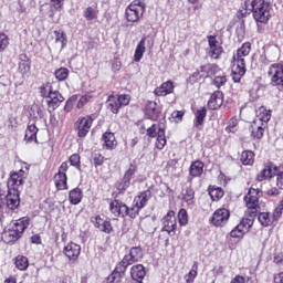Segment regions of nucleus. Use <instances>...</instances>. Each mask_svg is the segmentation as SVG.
<instances>
[{
  "label": "nucleus",
  "mask_w": 283,
  "mask_h": 283,
  "mask_svg": "<svg viewBox=\"0 0 283 283\" xmlns=\"http://www.w3.org/2000/svg\"><path fill=\"white\" fill-rule=\"evenodd\" d=\"M210 70H211V64H206L200 67V72L201 74H203L202 76H206V77L208 76V73Z\"/></svg>",
  "instance_id": "nucleus-62"
},
{
  "label": "nucleus",
  "mask_w": 283,
  "mask_h": 283,
  "mask_svg": "<svg viewBox=\"0 0 283 283\" xmlns=\"http://www.w3.org/2000/svg\"><path fill=\"white\" fill-rule=\"evenodd\" d=\"M51 3L55 10L63 8V0H51Z\"/></svg>",
  "instance_id": "nucleus-63"
},
{
  "label": "nucleus",
  "mask_w": 283,
  "mask_h": 283,
  "mask_svg": "<svg viewBox=\"0 0 283 283\" xmlns=\"http://www.w3.org/2000/svg\"><path fill=\"white\" fill-rule=\"evenodd\" d=\"M269 120H271V111L264 108V106L260 107L254 123H269Z\"/></svg>",
  "instance_id": "nucleus-31"
},
{
  "label": "nucleus",
  "mask_w": 283,
  "mask_h": 283,
  "mask_svg": "<svg viewBox=\"0 0 283 283\" xmlns=\"http://www.w3.org/2000/svg\"><path fill=\"white\" fill-rule=\"evenodd\" d=\"M208 43H209V56L211 59H220V55L222 52H224V49H222L221 45H219L218 40H216V36L209 35L208 36Z\"/></svg>",
  "instance_id": "nucleus-18"
},
{
  "label": "nucleus",
  "mask_w": 283,
  "mask_h": 283,
  "mask_svg": "<svg viewBox=\"0 0 283 283\" xmlns=\"http://www.w3.org/2000/svg\"><path fill=\"white\" fill-rule=\"evenodd\" d=\"M249 54H251V44L245 42L237 50V54L233 55L232 80L234 83H240L242 76L247 74V61L244 59Z\"/></svg>",
  "instance_id": "nucleus-1"
},
{
  "label": "nucleus",
  "mask_w": 283,
  "mask_h": 283,
  "mask_svg": "<svg viewBox=\"0 0 283 283\" xmlns=\"http://www.w3.org/2000/svg\"><path fill=\"white\" fill-rule=\"evenodd\" d=\"M209 196L210 198H212L213 201L219 200L224 196V190H222V188H212L209 191Z\"/></svg>",
  "instance_id": "nucleus-48"
},
{
  "label": "nucleus",
  "mask_w": 283,
  "mask_h": 283,
  "mask_svg": "<svg viewBox=\"0 0 283 283\" xmlns=\"http://www.w3.org/2000/svg\"><path fill=\"white\" fill-rule=\"evenodd\" d=\"M213 83L217 87H222V85L227 83V76L224 75L216 76Z\"/></svg>",
  "instance_id": "nucleus-56"
},
{
  "label": "nucleus",
  "mask_w": 283,
  "mask_h": 283,
  "mask_svg": "<svg viewBox=\"0 0 283 283\" xmlns=\"http://www.w3.org/2000/svg\"><path fill=\"white\" fill-rule=\"evenodd\" d=\"M95 227L96 229H99L103 233H112L114 231V227H112L111 221L103 220L101 216L95 217Z\"/></svg>",
  "instance_id": "nucleus-24"
},
{
  "label": "nucleus",
  "mask_w": 283,
  "mask_h": 283,
  "mask_svg": "<svg viewBox=\"0 0 283 283\" xmlns=\"http://www.w3.org/2000/svg\"><path fill=\"white\" fill-rule=\"evenodd\" d=\"M15 266L20 271H27L28 266H30V262L28 261V258H25L23 255H18L15 258Z\"/></svg>",
  "instance_id": "nucleus-39"
},
{
  "label": "nucleus",
  "mask_w": 283,
  "mask_h": 283,
  "mask_svg": "<svg viewBox=\"0 0 283 283\" xmlns=\"http://www.w3.org/2000/svg\"><path fill=\"white\" fill-rule=\"evenodd\" d=\"M273 222H277L280 218L282 217V210L281 208H275L274 212L271 214Z\"/></svg>",
  "instance_id": "nucleus-58"
},
{
  "label": "nucleus",
  "mask_w": 283,
  "mask_h": 283,
  "mask_svg": "<svg viewBox=\"0 0 283 283\" xmlns=\"http://www.w3.org/2000/svg\"><path fill=\"white\" fill-rule=\"evenodd\" d=\"M146 114L150 118H158L160 112L158 111V108H156V102H148L146 104Z\"/></svg>",
  "instance_id": "nucleus-38"
},
{
  "label": "nucleus",
  "mask_w": 283,
  "mask_h": 283,
  "mask_svg": "<svg viewBox=\"0 0 283 283\" xmlns=\"http://www.w3.org/2000/svg\"><path fill=\"white\" fill-rule=\"evenodd\" d=\"M103 143L106 149H114L116 147V136H114V133H104Z\"/></svg>",
  "instance_id": "nucleus-34"
},
{
  "label": "nucleus",
  "mask_w": 283,
  "mask_h": 283,
  "mask_svg": "<svg viewBox=\"0 0 283 283\" xmlns=\"http://www.w3.org/2000/svg\"><path fill=\"white\" fill-rule=\"evenodd\" d=\"M39 132V128L34 124H31L28 126L24 135V140L27 143H33V140L36 143V134Z\"/></svg>",
  "instance_id": "nucleus-33"
},
{
  "label": "nucleus",
  "mask_w": 283,
  "mask_h": 283,
  "mask_svg": "<svg viewBox=\"0 0 283 283\" xmlns=\"http://www.w3.org/2000/svg\"><path fill=\"white\" fill-rule=\"evenodd\" d=\"M41 94L46 97L48 106L52 109H56L65 101L59 91H52V86H49V88L42 87Z\"/></svg>",
  "instance_id": "nucleus-7"
},
{
  "label": "nucleus",
  "mask_w": 283,
  "mask_h": 283,
  "mask_svg": "<svg viewBox=\"0 0 283 283\" xmlns=\"http://www.w3.org/2000/svg\"><path fill=\"white\" fill-rule=\"evenodd\" d=\"M271 77V85L274 87H283V65L272 64L268 72Z\"/></svg>",
  "instance_id": "nucleus-10"
},
{
  "label": "nucleus",
  "mask_w": 283,
  "mask_h": 283,
  "mask_svg": "<svg viewBox=\"0 0 283 283\" xmlns=\"http://www.w3.org/2000/svg\"><path fill=\"white\" fill-rule=\"evenodd\" d=\"M107 106L111 108L113 114H118L120 104L118 102V95H111L107 98Z\"/></svg>",
  "instance_id": "nucleus-35"
},
{
  "label": "nucleus",
  "mask_w": 283,
  "mask_h": 283,
  "mask_svg": "<svg viewBox=\"0 0 283 283\" xmlns=\"http://www.w3.org/2000/svg\"><path fill=\"white\" fill-rule=\"evenodd\" d=\"M19 191L17 190H8L7 195V207L8 209H11V211H14V209L19 208V205H21V199L19 198Z\"/></svg>",
  "instance_id": "nucleus-20"
},
{
  "label": "nucleus",
  "mask_w": 283,
  "mask_h": 283,
  "mask_svg": "<svg viewBox=\"0 0 283 283\" xmlns=\"http://www.w3.org/2000/svg\"><path fill=\"white\" fill-rule=\"evenodd\" d=\"M64 255H66V258L69 260H77L78 256L81 255V245L71 242L69 243L66 247H64Z\"/></svg>",
  "instance_id": "nucleus-21"
},
{
  "label": "nucleus",
  "mask_w": 283,
  "mask_h": 283,
  "mask_svg": "<svg viewBox=\"0 0 283 283\" xmlns=\"http://www.w3.org/2000/svg\"><path fill=\"white\" fill-rule=\"evenodd\" d=\"M122 67L120 62L118 61V59L114 60L112 63V71L113 72H118Z\"/></svg>",
  "instance_id": "nucleus-61"
},
{
  "label": "nucleus",
  "mask_w": 283,
  "mask_h": 283,
  "mask_svg": "<svg viewBox=\"0 0 283 283\" xmlns=\"http://www.w3.org/2000/svg\"><path fill=\"white\" fill-rule=\"evenodd\" d=\"M230 283H253V280L237 275Z\"/></svg>",
  "instance_id": "nucleus-57"
},
{
  "label": "nucleus",
  "mask_w": 283,
  "mask_h": 283,
  "mask_svg": "<svg viewBox=\"0 0 283 283\" xmlns=\"http://www.w3.org/2000/svg\"><path fill=\"white\" fill-rule=\"evenodd\" d=\"M9 43L8 35L0 33V52H3V50L8 48Z\"/></svg>",
  "instance_id": "nucleus-54"
},
{
  "label": "nucleus",
  "mask_w": 283,
  "mask_h": 283,
  "mask_svg": "<svg viewBox=\"0 0 283 283\" xmlns=\"http://www.w3.org/2000/svg\"><path fill=\"white\" fill-rule=\"evenodd\" d=\"M143 14H145V3L139 0L134 1L126 9V19L130 23L138 22Z\"/></svg>",
  "instance_id": "nucleus-6"
},
{
  "label": "nucleus",
  "mask_w": 283,
  "mask_h": 283,
  "mask_svg": "<svg viewBox=\"0 0 283 283\" xmlns=\"http://www.w3.org/2000/svg\"><path fill=\"white\" fill-rule=\"evenodd\" d=\"M266 61L273 63L280 59V48L277 45H270L264 50Z\"/></svg>",
  "instance_id": "nucleus-26"
},
{
  "label": "nucleus",
  "mask_w": 283,
  "mask_h": 283,
  "mask_svg": "<svg viewBox=\"0 0 283 283\" xmlns=\"http://www.w3.org/2000/svg\"><path fill=\"white\" fill-rule=\"evenodd\" d=\"M174 93V82L168 81L163 83L159 87L155 88L154 94L156 96H167V94Z\"/></svg>",
  "instance_id": "nucleus-27"
},
{
  "label": "nucleus",
  "mask_w": 283,
  "mask_h": 283,
  "mask_svg": "<svg viewBox=\"0 0 283 283\" xmlns=\"http://www.w3.org/2000/svg\"><path fill=\"white\" fill-rule=\"evenodd\" d=\"M196 196V192L191 188H186L184 192V200L187 202V205H193V198Z\"/></svg>",
  "instance_id": "nucleus-47"
},
{
  "label": "nucleus",
  "mask_w": 283,
  "mask_h": 283,
  "mask_svg": "<svg viewBox=\"0 0 283 283\" xmlns=\"http://www.w3.org/2000/svg\"><path fill=\"white\" fill-rule=\"evenodd\" d=\"M54 76L57 81H66L70 76V70L66 67H60L54 72Z\"/></svg>",
  "instance_id": "nucleus-44"
},
{
  "label": "nucleus",
  "mask_w": 283,
  "mask_h": 283,
  "mask_svg": "<svg viewBox=\"0 0 283 283\" xmlns=\"http://www.w3.org/2000/svg\"><path fill=\"white\" fill-rule=\"evenodd\" d=\"M70 165L72 167H76L77 169L81 167V156L74 154L70 157Z\"/></svg>",
  "instance_id": "nucleus-55"
},
{
  "label": "nucleus",
  "mask_w": 283,
  "mask_h": 283,
  "mask_svg": "<svg viewBox=\"0 0 283 283\" xmlns=\"http://www.w3.org/2000/svg\"><path fill=\"white\" fill-rule=\"evenodd\" d=\"M138 211H140V208L136 203H134L132 208L127 207L126 216L134 219L138 216Z\"/></svg>",
  "instance_id": "nucleus-50"
},
{
  "label": "nucleus",
  "mask_w": 283,
  "mask_h": 283,
  "mask_svg": "<svg viewBox=\"0 0 283 283\" xmlns=\"http://www.w3.org/2000/svg\"><path fill=\"white\" fill-rule=\"evenodd\" d=\"M126 271H127V265H125L123 262H119L115 268V270L107 277V282L120 283V280H123V276L125 275Z\"/></svg>",
  "instance_id": "nucleus-17"
},
{
  "label": "nucleus",
  "mask_w": 283,
  "mask_h": 283,
  "mask_svg": "<svg viewBox=\"0 0 283 283\" xmlns=\"http://www.w3.org/2000/svg\"><path fill=\"white\" fill-rule=\"evenodd\" d=\"M55 43H61V48H65V33L63 31H54Z\"/></svg>",
  "instance_id": "nucleus-49"
},
{
  "label": "nucleus",
  "mask_w": 283,
  "mask_h": 283,
  "mask_svg": "<svg viewBox=\"0 0 283 283\" xmlns=\"http://www.w3.org/2000/svg\"><path fill=\"white\" fill-rule=\"evenodd\" d=\"M205 171V164L200 160H197L190 165L189 174L192 178H200Z\"/></svg>",
  "instance_id": "nucleus-29"
},
{
  "label": "nucleus",
  "mask_w": 283,
  "mask_h": 283,
  "mask_svg": "<svg viewBox=\"0 0 283 283\" xmlns=\"http://www.w3.org/2000/svg\"><path fill=\"white\" fill-rule=\"evenodd\" d=\"M146 45H148L149 49L154 48V40L149 38H143L139 43L137 44L135 49V54H134V61L135 63H140L143 60V56L145 54Z\"/></svg>",
  "instance_id": "nucleus-14"
},
{
  "label": "nucleus",
  "mask_w": 283,
  "mask_h": 283,
  "mask_svg": "<svg viewBox=\"0 0 283 283\" xmlns=\"http://www.w3.org/2000/svg\"><path fill=\"white\" fill-rule=\"evenodd\" d=\"M231 217V213L226 208L218 209L213 214L211 222L214 224V227H224L227 222H229V218Z\"/></svg>",
  "instance_id": "nucleus-15"
},
{
  "label": "nucleus",
  "mask_w": 283,
  "mask_h": 283,
  "mask_svg": "<svg viewBox=\"0 0 283 283\" xmlns=\"http://www.w3.org/2000/svg\"><path fill=\"white\" fill-rule=\"evenodd\" d=\"M253 227V217L243 218L242 221L230 232L231 238H243L244 233H249V229Z\"/></svg>",
  "instance_id": "nucleus-11"
},
{
  "label": "nucleus",
  "mask_w": 283,
  "mask_h": 283,
  "mask_svg": "<svg viewBox=\"0 0 283 283\" xmlns=\"http://www.w3.org/2000/svg\"><path fill=\"white\" fill-rule=\"evenodd\" d=\"M146 273L145 265L143 264L133 265L130 269V277L135 280V282H143Z\"/></svg>",
  "instance_id": "nucleus-23"
},
{
  "label": "nucleus",
  "mask_w": 283,
  "mask_h": 283,
  "mask_svg": "<svg viewBox=\"0 0 283 283\" xmlns=\"http://www.w3.org/2000/svg\"><path fill=\"white\" fill-rule=\"evenodd\" d=\"M161 224L163 232L168 233V235H171V233H176V230L178 229L176 212L174 210L168 211L167 214L161 219Z\"/></svg>",
  "instance_id": "nucleus-8"
},
{
  "label": "nucleus",
  "mask_w": 283,
  "mask_h": 283,
  "mask_svg": "<svg viewBox=\"0 0 283 283\" xmlns=\"http://www.w3.org/2000/svg\"><path fill=\"white\" fill-rule=\"evenodd\" d=\"M264 124L261 126H252V137L256 140H261L264 137Z\"/></svg>",
  "instance_id": "nucleus-45"
},
{
  "label": "nucleus",
  "mask_w": 283,
  "mask_h": 283,
  "mask_svg": "<svg viewBox=\"0 0 283 283\" xmlns=\"http://www.w3.org/2000/svg\"><path fill=\"white\" fill-rule=\"evenodd\" d=\"M260 198H262V190L258 188H250L244 197V202L248 209L247 213L251 218H255V216H258V210L260 209Z\"/></svg>",
  "instance_id": "nucleus-4"
},
{
  "label": "nucleus",
  "mask_w": 283,
  "mask_h": 283,
  "mask_svg": "<svg viewBox=\"0 0 283 283\" xmlns=\"http://www.w3.org/2000/svg\"><path fill=\"white\" fill-rule=\"evenodd\" d=\"M132 98L127 94L117 95V101L119 102L120 107H125L126 105H129V101Z\"/></svg>",
  "instance_id": "nucleus-53"
},
{
  "label": "nucleus",
  "mask_w": 283,
  "mask_h": 283,
  "mask_svg": "<svg viewBox=\"0 0 283 283\" xmlns=\"http://www.w3.org/2000/svg\"><path fill=\"white\" fill-rule=\"evenodd\" d=\"M205 118H207V108L202 107L196 113L195 127H200L205 123Z\"/></svg>",
  "instance_id": "nucleus-40"
},
{
  "label": "nucleus",
  "mask_w": 283,
  "mask_h": 283,
  "mask_svg": "<svg viewBox=\"0 0 283 283\" xmlns=\"http://www.w3.org/2000/svg\"><path fill=\"white\" fill-rule=\"evenodd\" d=\"M92 123H94V119L90 115L82 117L76 122L77 135L80 138H85V136L90 134V129H92Z\"/></svg>",
  "instance_id": "nucleus-13"
},
{
  "label": "nucleus",
  "mask_w": 283,
  "mask_h": 283,
  "mask_svg": "<svg viewBox=\"0 0 283 283\" xmlns=\"http://www.w3.org/2000/svg\"><path fill=\"white\" fill-rule=\"evenodd\" d=\"M105 161V157L101 154H94L92 158V163L95 167H101L103 163Z\"/></svg>",
  "instance_id": "nucleus-51"
},
{
  "label": "nucleus",
  "mask_w": 283,
  "mask_h": 283,
  "mask_svg": "<svg viewBox=\"0 0 283 283\" xmlns=\"http://www.w3.org/2000/svg\"><path fill=\"white\" fill-rule=\"evenodd\" d=\"M274 283H283V272L274 276Z\"/></svg>",
  "instance_id": "nucleus-64"
},
{
  "label": "nucleus",
  "mask_w": 283,
  "mask_h": 283,
  "mask_svg": "<svg viewBox=\"0 0 283 283\" xmlns=\"http://www.w3.org/2000/svg\"><path fill=\"white\" fill-rule=\"evenodd\" d=\"M140 260H143V249L134 247L130 249L129 254H126L120 262L127 268L132 266L134 262H140Z\"/></svg>",
  "instance_id": "nucleus-12"
},
{
  "label": "nucleus",
  "mask_w": 283,
  "mask_h": 283,
  "mask_svg": "<svg viewBox=\"0 0 283 283\" xmlns=\"http://www.w3.org/2000/svg\"><path fill=\"white\" fill-rule=\"evenodd\" d=\"M258 220L260 222V224H262V227H271V224H273V218L271 217V214L269 212H260Z\"/></svg>",
  "instance_id": "nucleus-37"
},
{
  "label": "nucleus",
  "mask_w": 283,
  "mask_h": 283,
  "mask_svg": "<svg viewBox=\"0 0 283 283\" xmlns=\"http://www.w3.org/2000/svg\"><path fill=\"white\" fill-rule=\"evenodd\" d=\"M98 17V11L94 7H88L84 10V19L86 21H94Z\"/></svg>",
  "instance_id": "nucleus-43"
},
{
  "label": "nucleus",
  "mask_w": 283,
  "mask_h": 283,
  "mask_svg": "<svg viewBox=\"0 0 283 283\" xmlns=\"http://www.w3.org/2000/svg\"><path fill=\"white\" fill-rule=\"evenodd\" d=\"M24 176H25L24 170H19L18 172H13L8 181V190L21 192L23 190V184L25 182Z\"/></svg>",
  "instance_id": "nucleus-9"
},
{
  "label": "nucleus",
  "mask_w": 283,
  "mask_h": 283,
  "mask_svg": "<svg viewBox=\"0 0 283 283\" xmlns=\"http://www.w3.org/2000/svg\"><path fill=\"white\" fill-rule=\"evenodd\" d=\"M69 200L71 205H80L83 200V191L81 188H75L69 192Z\"/></svg>",
  "instance_id": "nucleus-32"
},
{
  "label": "nucleus",
  "mask_w": 283,
  "mask_h": 283,
  "mask_svg": "<svg viewBox=\"0 0 283 283\" xmlns=\"http://www.w3.org/2000/svg\"><path fill=\"white\" fill-rule=\"evenodd\" d=\"M136 174V166L129 165V168L124 175L123 181L119 184V189L124 190L132 184V177Z\"/></svg>",
  "instance_id": "nucleus-25"
},
{
  "label": "nucleus",
  "mask_w": 283,
  "mask_h": 283,
  "mask_svg": "<svg viewBox=\"0 0 283 283\" xmlns=\"http://www.w3.org/2000/svg\"><path fill=\"white\" fill-rule=\"evenodd\" d=\"M198 276V263H193L191 270L185 275L186 283H193V280Z\"/></svg>",
  "instance_id": "nucleus-42"
},
{
  "label": "nucleus",
  "mask_w": 283,
  "mask_h": 283,
  "mask_svg": "<svg viewBox=\"0 0 283 283\" xmlns=\"http://www.w3.org/2000/svg\"><path fill=\"white\" fill-rule=\"evenodd\" d=\"M279 174H282V171H280V168L273 164L266 166L256 177V180L259 182H262V180H266L268 178H273V176H276Z\"/></svg>",
  "instance_id": "nucleus-19"
},
{
  "label": "nucleus",
  "mask_w": 283,
  "mask_h": 283,
  "mask_svg": "<svg viewBox=\"0 0 283 283\" xmlns=\"http://www.w3.org/2000/svg\"><path fill=\"white\" fill-rule=\"evenodd\" d=\"M182 116H185V112L182 111H175L171 114V117L175 118L178 122L182 120Z\"/></svg>",
  "instance_id": "nucleus-60"
},
{
  "label": "nucleus",
  "mask_w": 283,
  "mask_h": 283,
  "mask_svg": "<svg viewBox=\"0 0 283 283\" xmlns=\"http://www.w3.org/2000/svg\"><path fill=\"white\" fill-rule=\"evenodd\" d=\"M178 220H179L180 227H187V224L189 222V216L187 214V210H185V209L179 210Z\"/></svg>",
  "instance_id": "nucleus-46"
},
{
  "label": "nucleus",
  "mask_w": 283,
  "mask_h": 283,
  "mask_svg": "<svg viewBox=\"0 0 283 283\" xmlns=\"http://www.w3.org/2000/svg\"><path fill=\"white\" fill-rule=\"evenodd\" d=\"M27 227H30V219L28 217L17 220L9 230L2 232L3 242H6V244L17 242V240L23 235V231H25Z\"/></svg>",
  "instance_id": "nucleus-3"
},
{
  "label": "nucleus",
  "mask_w": 283,
  "mask_h": 283,
  "mask_svg": "<svg viewBox=\"0 0 283 283\" xmlns=\"http://www.w3.org/2000/svg\"><path fill=\"white\" fill-rule=\"evenodd\" d=\"M245 10L253 13L256 23H268L271 19V4L265 0H245Z\"/></svg>",
  "instance_id": "nucleus-2"
},
{
  "label": "nucleus",
  "mask_w": 283,
  "mask_h": 283,
  "mask_svg": "<svg viewBox=\"0 0 283 283\" xmlns=\"http://www.w3.org/2000/svg\"><path fill=\"white\" fill-rule=\"evenodd\" d=\"M149 196H151L149 190L142 192L139 196L135 197L134 205H136L139 209H143L145 205H147Z\"/></svg>",
  "instance_id": "nucleus-30"
},
{
  "label": "nucleus",
  "mask_w": 283,
  "mask_h": 283,
  "mask_svg": "<svg viewBox=\"0 0 283 283\" xmlns=\"http://www.w3.org/2000/svg\"><path fill=\"white\" fill-rule=\"evenodd\" d=\"M149 138H156L157 149H165L167 145V137L165 136V124H153L147 130Z\"/></svg>",
  "instance_id": "nucleus-5"
},
{
  "label": "nucleus",
  "mask_w": 283,
  "mask_h": 283,
  "mask_svg": "<svg viewBox=\"0 0 283 283\" xmlns=\"http://www.w3.org/2000/svg\"><path fill=\"white\" fill-rule=\"evenodd\" d=\"M74 101H76L75 97H71L66 101V104L64 106L65 112H72V108L74 107Z\"/></svg>",
  "instance_id": "nucleus-59"
},
{
  "label": "nucleus",
  "mask_w": 283,
  "mask_h": 283,
  "mask_svg": "<svg viewBox=\"0 0 283 283\" xmlns=\"http://www.w3.org/2000/svg\"><path fill=\"white\" fill-rule=\"evenodd\" d=\"M20 59L19 71L21 74H28V72H30V61L25 60L28 59V55H21Z\"/></svg>",
  "instance_id": "nucleus-41"
},
{
  "label": "nucleus",
  "mask_w": 283,
  "mask_h": 283,
  "mask_svg": "<svg viewBox=\"0 0 283 283\" xmlns=\"http://www.w3.org/2000/svg\"><path fill=\"white\" fill-rule=\"evenodd\" d=\"M109 211L115 218H125L127 216V205L115 199L109 203Z\"/></svg>",
  "instance_id": "nucleus-16"
},
{
  "label": "nucleus",
  "mask_w": 283,
  "mask_h": 283,
  "mask_svg": "<svg viewBox=\"0 0 283 283\" xmlns=\"http://www.w3.org/2000/svg\"><path fill=\"white\" fill-rule=\"evenodd\" d=\"M240 161L242 163V165H253V163H255V154H253V151L251 150H244L241 154L240 157Z\"/></svg>",
  "instance_id": "nucleus-36"
},
{
  "label": "nucleus",
  "mask_w": 283,
  "mask_h": 283,
  "mask_svg": "<svg viewBox=\"0 0 283 283\" xmlns=\"http://www.w3.org/2000/svg\"><path fill=\"white\" fill-rule=\"evenodd\" d=\"M222 103H224L222 92L216 91L208 102V107L209 109H220V107H222Z\"/></svg>",
  "instance_id": "nucleus-22"
},
{
  "label": "nucleus",
  "mask_w": 283,
  "mask_h": 283,
  "mask_svg": "<svg viewBox=\"0 0 283 283\" xmlns=\"http://www.w3.org/2000/svg\"><path fill=\"white\" fill-rule=\"evenodd\" d=\"M54 182L59 191H65L67 189V175L61 172L55 174Z\"/></svg>",
  "instance_id": "nucleus-28"
},
{
  "label": "nucleus",
  "mask_w": 283,
  "mask_h": 283,
  "mask_svg": "<svg viewBox=\"0 0 283 283\" xmlns=\"http://www.w3.org/2000/svg\"><path fill=\"white\" fill-rule=\"evenodd\" d=\"M235 127H238V119L237 118H231L229 122V125L226 127V132L228 134H234L235 133Z\"/></svg>",
  "instance_id": "nucleus-52"
}]
</instances>
